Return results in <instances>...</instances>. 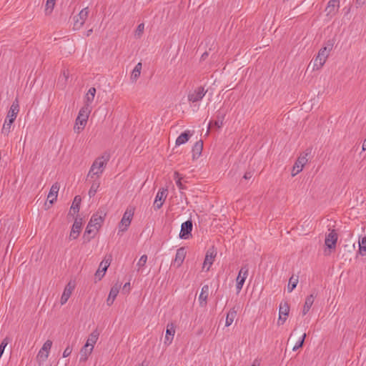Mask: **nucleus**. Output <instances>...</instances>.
Masks as SVG:
<instances>
[{
  "instance_id": "f257e3e1",
  "label": "nucleus",
  "mask_w": 366,
  "mask_h": 366,
  "mask_svg": "<svg viewBox=\"0 0 366 366\" xmlns=\"http://www.w3.org/2000/svg\"><path fill=\"white\" fill-rule=\"evenodd\" d=\"M108 159V157L104 155L97 158L91 166L87 177L89 179H99L104 170Z\"/></svg>"
},
{
  "instance_id": "f03ea898",
  "label": "nucleus",
  "mask_w": 366,
  "mask_h": 366,
  "mask_svg": "<svg viewBox=\"0 0 366 366\" xmlns=\"http://www.w3.org/2000/svg\"><path fill=\"white\" fill-rule=\"evenodd\" d=\"M332 46V44H328L319 50L317 55L312 60V62L310 63L312 64V71L320 70L324 66L330 56Z\"/></svg>"
},
{
  "instance_id": "7ed1b4c3",
  "label": "nucleus",
  "mask_w": 366,
  "mask_h": 366,
  "mask_svg": "<svg viewBox=\"0 0 366 366\" xmlns=\"http://www.w3.org/2000/svg\"><path fill=\"white\" fill-rule=\"evenodd\" d=\"M91 112L92 108H89L88 107H83L79 110L74 127L75 132L79 134L84 129Z\"/></svg>"
},
{
  "instance_id": "20e7f679",
  "label": "nucleus",
  "mask_w": 366,
  "mask_h": 366,
  "mask_svg": "<svg viewBox=\"0 0 366 366\" xmlns=\"http://www.w3.org/2000/svg\"><path fill=\"white\" fill-rule=\"evenodd\" d=\"M311 150L307 149L304 153L301 154L296 160L292 170V176L295 177L299 174L304 168V166L307 164L308 159L307 156L310 154Z\"/></svg>"
},
{
  "instance_id": "39448f33",
  "label": "nucleus",
  "mask_w": 366,
  "mask_h": 366,
  "mask_svg": "<svg viewBox=\"0 0 366 366\" xmlns=\"http://www.w3.org/2000/svg\"><path fill=\"white\" fill-rule=\"evenodd\" d=\"M134 215V212L132 209H127L121 219V222L119 224V233L123 232L127 230L129 227L132 217Z\"/></svg>"
},
{
  "instance_id": "423d86ee",
  "label": "nucleus",
  "mask_w": 366,
  "mask_h": 366,
  "mask_svg": "<svg viewBox=\"0 0 366 366\" xmlns=\"http://www.w3.org/2000/svg\"><path fill=\"white\" fill-rule=\"evenodd\" d=\"M89 15L88 7L84 8L80 11L78 15L74 17V29L79 30L84 25Z\"/></svg>"
},
{
  "instance_id": "0eeeda50",
  "label": "nucleus",
  "mask_w": 366,
  "mask_h": 366,
  "mask_svg": "<svg viewBox=\"0 0 366 366\" xmlns=\"http://www.w3.org/2000/svg\"><path fill=\"white\" fill-rule=\"evenodd\" d=\"M207 91L202 86H199L191 91L188 94V100L192 103L201 101L205 96Z\"/></svg>"
},
{
  "instance_id": "6e6552de",
  "label": "nucleus",
  "mask_w": 366,
  "mask_h": 366,
  "mask_svg": "<svg viewBox=\"0 0 366 366\" xmlns=\"http://www.w3.org/2000/svg\"><path fill=\"white\" fill-rule=\"evenodd\" d=\"M167 194L168 190L167 188L162 187L158 190L154 201V209H159L162 207Z\"/></svg>"
},
{
  "instance_id": "1a4fd4ad",
  "label": "nucleus",
  "mask_w": 366,
  "mask_h": 366,
  "mask_svg": "<svg viewBox=\"0 0 366 366\" xmlns=\"http://www.w3.org/2000/svg\"><path fill=\"white\" fill-rule=\"evenodd\" d=\"M290 312V306L287 302H281L279 307V318L277 320L278 325H282L287 320Z\"/></svg>"
},
{
  "instance_id": "9d476101",
  "label": "nucleus",
  "mask_w": 366,
  "mask_h": 366,
  "mask_svg": "<svg viewBox=\"0 0 366 366\" xmlns=\"http://www.w3.org/2000/svg\"><path fill=\"white\" fill-rule=\"evenodd\" d=\"M216 255H217V252L213 247L209 249L207 251L205 258H204V260L203 262V266H202L203 269H205L206 271L209 270L211 266L212 265V264L214 261Z\"/></svg>"
},
{
  "instance_id": "9b49d317",
  "label": "nucleus",
  "mask_w": 366,
  "mask_h": 366,
  "mask_svg": "<svg viewBox=\"0 0 366 366\" xmlns=\"http://www.w3.org/2000/svg\"><path fill=\"white\" fill-rule=\"evenodd\" d=\"M248 267L247 266H244L240 269L239 272L236 284V287L238 292H240L242 289L244 282L248 276Z\"/></svg>"
},
{
  "instance_id": "f8f14e48",
  "label": "nucleus",
  "mask_w": 366,
  "mask_h": 366,
  "mask_svg": "<svg viewBox=\"0 0 366 366\" xmlns=\"http://www.w3.org/2000/svg\"><path fill=\"white\" fill-rule=\"evenodd\" d=\"M105 213L102 211H98L94 213L90 220H89V228L92 227V224L97 227L98 229H100L105 218Z\"/></svg>"
},
{
  "instance_id": "ddd939ff",
  "label": "nucleus",
  "mask_w": 366,
  "mask_h": 366,
  "mask_svg": "<svg viewBox=\"0 0 366 366\" xmlns=\"http://www.w3.org/2000/svg\"><path fill=\"white\" fill-rule=\"evenodd\" d=\"M52 346V342L49 340H46L41 350L39 351L37 358L40 361L44 362L49 357V351Z\"/></svg>"
},
{
  "instance_id": "4468645a",
  "label": "nucleus",
  "mask_w": 366,
  "mask_h": 366,
  "mask_svg": "<svg viewBox=\"0 0 366 366\" xmlns=\"http://www.w3.org/2000/svg\"><path fill=\"white\" fill-rule=\"evenodd\" d=\"M337 239H338V237H337V232L334 229L330 231L326 235L325 239V244L327 248L329 249H335Z\"/></svg>"
},
{
  "instance_id": "2eb2a0df",
  "label": "nucleus",
  "mask_w": 366,
  "mask_h": 366,
  "mask_svg": "<svg viewBox=\"0 0 366 366\" xmlns=\"http://www.w3.org/2000/svg\"><path fill=\"white\" fill-rule=\"evenodd\" d=\"M192 227V222L191 220H187L183 222L181 225L179 237L181 239H187L191 235Z\"/></svg>"
},
{
  "instance_id": "dca6fc26",
  "label": "nucleus",
  "mask_w": 366,
  "mask_h": 366,
  "mask_svg": "<svg viewBox=\"0 0 366 366\" xmlns=\"http://www.w3.org/2000/svg\"><path fill=\"white\" fill-rule=\"evenodd\" d=\"M75 288V283L74 282L70 281L64 287L63 293L61 297L60 302L61 305H63L66 303L68 300L69 299L72 292Z\"/></svg>"
},
{
  "instance_id": "f3484780",
  "label": "nucleus",
  "mask_w": 366,
  "mask_h": 366,
  "mask_svg": "<svg viewBox=\"0 0 366 366\" xmlns=\"http://www.w3.org/2000/svg\"><path fill=\"white\" fill-rule=\"evenodd\" d=\"M340 7V0H330L325 9L327 16H334Z\"/></svg>"
},
{
  "instance_id": "a211bd4d",
  "label": "nucleus",
  "mask_w": 366,
  "mask_h": 366,
  "mask_svg": "<svg viewBox=\"0 0 366 366\" xmlns=\"http://www.w3.org/2000/svg\"><path fill=\"white\" fill-rule=\"evenodd\" d=\"M82 225V219H76L72 225L71 230L69 234L70 239H76L81 232Z\"/></svg>"
},
{
  "instance_id": "6ab92c4d",
  "label": "nucleus",
  "mask_w": 366,
  "mask_h": 366,
  "mask_svg": "<svg viewBox=\"0 0 366 366\" xmlns=\"http://www.w3.org/2000/svg\"><path fill=\"white\" fill-rule=\"evenodd\" d=\"M19 111V105L18 101L16 100L12 103V104L9 110V112L7 114L6 119L9 120V122H14L17 117Z\"/></svg>"
},
{
  "instance_id": "aec40b11",
  "label": "nucleus",
  "mask_w": 366,
  "mask_h": 366,
  "mask_svg": "<svg viewBox=\"0 0 366 366\" xmlns=\"http://www.w3.org/2000/svg\"><path fill=\"white\" fill-rule=\"evenodd\" d=\"M174 334H175L174 325L173 323L167 324L164 343L167 345H169L173 340Z\"/></svg>"
},
{
  "instance_id": "412c9836",
  "label": "nucleus",
  "mask_w": 366,
  "mask_h": 366,
  "mask_svg": "<svg viewBox=\"0 0 366 366\" xmlns=\"http://www.w3.org/2000/svg\"><path fill=\"white\" fill-rule=\"evenodd\" d=\"M99 337V332L97 330H94L91 334L88 336L87 340L84 344L85 346L89 347L91 349L94 350V345L97 343Z\"/></svg>"
},
{
  "instance_id": "4be33fe9",
  "label": "nucleus",
  "mask_w": 366,
  "mask_h": 366,
  "mask_svg": "<svg viewBox=\"0 0 366 366\" xmlns=\"http://www.w3.org/2000/svg\"><path fill=\"white\" fill-rule=\"evenodd\" d=\"M186 257V250L184 247H180L177 250L174 264L179 267L183 263Z\"/></svg>"
},
{
  "instance_id": "5701e85b",
  "label": "nucleus",
  "mask_w": 366,
  "mask_h": 366,
  "mask_svg": "<svg viewBox=\"0 0 366 366\" xmlns=\"http://www.w3.org/2000/svg\"><path fill=\"white\" fill-rule=\"evenodd\" d=\"M59 188L60 187L58 183H54L51 186L47 196V200L49 202L50 204H53L56 200Z\"/></svg>"
},
{
  "instance_id": "b1692460",
  "label": "nucleus",
  "mask_w": 366,
  "mask_h": 366,
  "mask_svg": "<svg viewBox=\"0 0 366 366\" xmlns=\"http://www.w3.org/2000/svg\"><path fill=\"white\" fill-rule=\"evenodd\" d=\"M96 89L94 87H91L85 95L84 107H88L89 108H92L91 104L94 99Z\"/></svg>"
},
{
  "instance_id": "393cba45",
  "label": "nucleus",
  "mask_w": 366,
  "mask_h": 366,
  "mask_svg": "<svg viewBox=\"0 0 366 366\" xmlns=\"http://www.w3.org/2000/svg\"><path fill=\"white\" fill-rule=\"evenodd\" d=\"M208 293H209V286L204 285L202 287L201 292L199 296V304L202 307H204L207 305Z\"/></svg>"
},
{
  "instance_id": "a878e982",
  "label": "nucleus",
  "mask_w": 366,
  "mask_h": 366,
  "mask_svg": "<svg viewBox=\"0 0 366 366\" xmlns=\"http://www.w3.org/2000/svg\"><path fill=\"white\" fill-rule=\"evenodd\" d=\"M202 149L203 142L202 141H198L194 144L192 149L193 159H197L200 157Z\"/></svg>"
},
{
  "instance_id": "bb28decb",
  "label": "nucleus",
  "mask_w": 366,
  "mask_h": 366,
  "mask_svg": "<svg viewBox=\"0 0 366 366\" xmlns=\"http://www.w3.org/2000/svg\"><path fill=\"white\" fill-rule=\"evenodd\" d=\"M119 291V286L115 285L112 287L110 290L108 298L107 300V305L110 306L113 304L115 298L117 297Z\"/></svg>"
},
{
  "instance_id": "cd10ccee",
  "label": "nucleus",
  "mask_w": 366,
  "mask_h": 366,
  "mask_svg": "<svg viewBox=\"0 0 366 366\" xmlns=\"http://www.w3.org/2000/svg\"><path fill=\"white\" fill-rule=\"evenodd\" d=\"M93 350L89 347L84 345L79 352V361L85 362L87 360L90 355L92 354Z\"/></svg>"
},
{
  "instance_id": "c85d7f7f",
  "label": "nucleus",
  "mask_w": 366,
  "mask_h": 366,
  "mask_svg": "<svg viewBox=\"0 0 366 366\" xmlns=\"http://www.w3.org/2000/svg\"><path fill=\"white\" fill-rule=\"evenodd\" d=\"M192 134L189 130H187L184 132L182 133L176 139V146H180L182 144H185L186 142H188Z\"/></svg>"
},
{
  "instance_id": "c756f323",
  "label": "nucleus",
  "mask_w": 366,
  "mask_h": 366,
  "mask_svg": "<svg viewBox=\"0 0 366 366\" xmlns=\"http://www.w3.org/2000/svg\"><path fill=\"white\" fill-rule=\"evenodd\" d=\"M315 297V296L313 294H312L306 298L305 302V305L303 306V309L302 311L303 315H305L310 311L311 307L313 305Z\"/></svg>"
},
{
  "instance_id": "7c9ffc66",
  "label": "nucleus",
  "mask_w": 366,
  "mask_h": 366,
  "mask_svg": "<svg viewBox=\"0 0 366 366\" xmlns=\"http://www.w3.org/2000/svg\"><path fill=\"white\" fill-rule=\"evenodd\" d=\"M142 69V64L139 62L134 68L131 74V80L132 81H136L141 74V71Z\"/></svg>"
},
{
  "instance_id": "2f4dec72",
  "label": "nucleus",
  "mask_w": 366,
  "mask_h": 366,
  "mask_svg": "<svg viewBox=\"0 0 366 366\" xmlns=\"http://www.w3.org/2000/svg\"><path fill=\"white\" fill-rule=\"evenodd\" d=\"M237 316V310L234 308H232L229 310V311L227 314L226 320H225V326L229 327L230 326L232 322H234V320L235 319Z\"/></svg>"
},
{
  "instance_id": "473e14b6",
  "label": "nucleus",
  "mask_w": 366,
  "mask_h": 366,
  "mask_svg": "<svg viewBox=\"0 0 366 366\" xmlns=\"http://www.w3.org/2000/svg\"><path fill=\"white\" fill-rule=\"evenodd\" d=\"M93 179V182L92 183L91 187L89 191V195L90 197H94L96 194V193L99 187V185H100V182L98 180L99 179Z\"/></svg>"
},
{
  "instance_id": "72a5a7b5",
  "label": "nucleus",
  "mask_w": 366,
  "mask_h": 366,
  "mask_svg": "<svg viewBox=\"0 0 366 366\" xmlns=\"http://www.w3.org/2000/svg\"><path fill=\"white\" fill-rule=\"evenodd\" d=\"M298 277L292 275L290 280L289 283L287 286V290L289 292H292V290L297 287V285L298 283Z\"/></svg>"
},
{
  "instance_id": "f704fd0d",
  "label": "nucleus",
  "mask_w": 366,
  "mask_h": 366,
  "mask_svg": "<svg viewBox=\"0 0 366 366\" xmlns=\"http://www.w3.org/2000/svg\"><path fill=\"white\" fill-rule=\"evenodd\" d=\"M99 229H98L97 227L94 226L92 224V227L89 229V222L87 224V227L86 228V230L84 232V237H86L87 234H92L91 237L88 239V240H90L91 238L94 237L95 234L97 233Z\"/></svg>"
},
{
  "instance_id": "c9c22d12",
  "label": "nucleus",
  "mask_w": 366,
  "mask_h": 366,
  "mask_svg": "<svg viewBox=\"0 0 366 366\" xmlns=\"http://www.w3.org/2000/svg\"><path fill=\"white\" fill-rule=\"evenodd\" d=\"M147 261V256L146 254H143L139 259L137 263V268L138 272H142L143 268L144 267Z\"/></svg>"
},
{
  "instance_id": "e433bc0d",
  "label": "nucleus",
  "mask_w": 366,
  "mask_h": 366,
  "mask_svg": "<svg viewBox=\"0 0 366 366\" xmlns=\"http://www.w3.org/2000/svg\"><path fill=\"white\" fill-rule=\"evenodd\" d=\"M359 252L362 256L366 255V237L359 240Z\"/></svg>"
},
{
  "instance_id": "4c0bfd02",
  "label": "nucleus",
  "mask_w": 366,
  "mask_h": 366,
  "mask_svg": "<svg viewBox=\"0 0 366 366\" xmlns=\"http://www.w3.org/2000/svg\"><path fill=\"white\" fill-rule=\"evenodd\" d=\"M111 263V258H104L99 264V269L102 270V272H106L108 267L110 265Z\"/></svg>"
},
{
  "instance_id": "58836bf2",
  "label": "nucleus",
  "mask_w": 366,
  "mask_h": 366,
  "mask_svg": "<svg viewBox=\"0 0 366 366\" xmlns=\"http://www.w3.org/2000/svg\"><path fill=\"white\" fill-rule=\"evenodd\" d=\"M13 122H9V120L5 119L4 124L3 125L1 132L4 135H8L11 132V128Z\"/></svg>"
},
{
  "instance_id": "ea45409f",
  "label": "nucleus",
  "mask_w": 366,
  "mask_h": 366,
  "mask_svg": "<svg viewBox=\"0 0 366 366\" xmlns=\"http://www.w3.org/2000/svg\"><path fill=\"white\" fill-rule=\"evenodd\" d=\"M80 203L81 198L79 196H76L71 207V210H73L74 213L78 212L79 210Z\"/></svg>"
},
{
  "instance_id": "a19ab883",
  "label": "nucleus",
  "mask_w": 366,
  "mask_h": 366,
  "mask_svg": "<svg viewBox=\"0 0 366 366\" xmlns=\"http://www.w3.org/2000/svg\"><path fill=\"white\" fill-rule=\"evenodd\" d=\"M224 114H218L217 120H215L214 124L217 128H221L224 124Z\"/></svg>"
},
{
  "instance_id": "79ce46f5",
  "label": "nucleus",
  "mask_w": 366,
  "mask_h": 366,
  "mask_svg": "<svg viewBox=\"0 0 366 366\" xmlns=\"http://www.w3.org/2000/svg\"><path fill=\"white\" fill-rule=\"evenodd\" d=\"M306 333H304L302 337L300 338V340H298V342L295 344V345L292 348V350L293 351H296L298 349H300V347H302L303 344H304V342H305V340L306 338Z\"/></svg>"
},
{
  "instance_id": "37998d69",
  "label": "nucleus",
  "mask_w": 366,
  "mask_h": 366,
  "mask_svg": "<svg viewBox=\"0 0 366 366\" xmlns=\"http://www.w3.org/2000/svg\"><path fill=\"white\" fill-rule=\"evenodd\" d=\"M144 29V24H139L135 32H134L135 37L140 38L143 34Z\"/></svg>"
},
{
  "instance_id": "c03bdc74",
  "label": "nucleus",
  "mask_w": 366,
  "mask_h": 366,
  "mask_svg": "<svg viewBox=\"0 0 366 366\" xmlns=\"http://www.w3.org/2000/svg\"><path fill=\"white\" fill-rule=\"evenodd\" d=\"M54 5H55L54 2H50L49 1H46V8H45L46 14H50L54 7Z\"/></svg>"
},
{
  "instance_id": "a18cd8bd",
  "label": "nucleus",
  "mask_w": 366,
  "mask_h": 366,
  "mask_svg": "<svg viewBox=\"0 0 366 366\" xmlns=\"http://www.w3.org/2000/svg\"><path fill=\"white\" fill-rule=\"evenodd\" d=\"M174 179H176V184L179 187V189H184L183 184L181 182V177H179V174L178 172L174 173Z\"/></svg>"
},
{
  "instance_id": "49530a36",
  "label": "nucleus",
  "mask_w": 366,
  "mask_h": 366,
  "mask_svg": "<svg viewBox=\"0 0 366 366\" xmlns=\"http://www.w3.org/2000/svg\"><path fill=\"white\" fill-rule=\"evenodd\" d=\"M69 72L67 71H64L59 76V81H64V82H66L69 78Z\"/></svg>"
},
{
  "instance_id": "de8ad7c7",
  "label": "nucleus",
  "mask_w": 366,
  "mask_h": 366,
  "mask_svg": "<svg viewBox=\"0 0 366 366\" xmlns=\"http://www.w3.org/2000/svg\"><path fill=\"white\" fill-rule=\"evenodd\" d=\"M72 352V348L70 346H67L63 352V357H69Z\"/></svg>"
},
{
  "instance_id": "09e8293b",
  "label": "nucleus",
  "mask_w": 366,
  "mask_h": 366,
  "mask_svg": "<svg viewBox=\"0 0 366 366\" xmlns=\"http://www.w3.org/2000/svg\"><path fill=\"white\" fill-rule=\"evenodd\" d=\"M105 274V272H102V270L98 269L95 274V276L99 280H101Z\"/></svg>"
},
{
  "instance_id": "8fccbe9b",
  "label": "nucleus",
  "mask_w": 366,
  "mask_h": 366,
  "mask_svg": "<svg viewBox=\"0 0 366 366\" xmlns=\"http://www.w3.org/2000/svg\"><path fill=\"white\" fill-rule=\"evenodd\" d=\"M252 174L251 172H246L244 175V178L245 179H249L252 177Z\"/></svg>"
},
{
  "instance_id": "3c124183",
  "label": "nucleus",
  "mask_w": 366,
  "mask_h": 366,
  "mask_svg": "<svg viewBox=\"0 0 366 366\" xmlns=\"http://www.w3.org/2000/svg\"><path fill=\"white\" fill-rule=\"evenodd\" d=\"M362 149V151H365L366 150V139L363 142Z\"/></svg>"
},
{
  "instance_id": "603ef678",
  "label": "nucleus",
  "mask_w": 366,
  "mask_h": 366,
  "mask_svg": "<svg viewBox=\"0 0 366 366\" xmlns=\"http://www.w3.org/2000/svg\"><path fill=\"white\" fill-rule=\"evenodd\" d=\"M259 363L257 360H254L252 366H259Z\"/></svg>"
},
{
  "instance_id": "864d4df0",
  "label": "nucleus",
  "mask_w": 366,
  "mask_h": 366,
  "mask_svg": "<svg viewBox=\"0 0 366 366\" xmlns=\"http://www.w3.org/2000/svg\"><path fill=\"white\" fill-rule=\"evenodd\" d=\"M92 33V29H89L86 31V36H89Z\"/></svg>"
},
{
  "instance_id": "5fc2aeb1",
  "label": "nucleus",
  "mask_w": 366,
  "mask_h": 366,
  "mask_svg": "<svg viewBox=\"0 0 366 366\" xmlns=\"http://www.w3.org/2000/svg\"><path fill=\"white\" fill-rule=\"evenodd\" d=\"M130 286V283L129 282H127L124 285V287H128Z\"/></svg>"
},
{
  "instance_id": "6e6d98bb",
  "label": "nucleus",
  "mask_w": 366,
  "mask_h": 366,
  "mask_svg": "<svg viewBox=\"0 0 366 366\" xmlns=\"http://www.w3.org/2000/svg\"><path fill=\"white\" fill-rule=\"evenodd\" d=\"M359 1H362V4L366 3V0H357V2H359Z\"/></svg>"
}]
</instances>
